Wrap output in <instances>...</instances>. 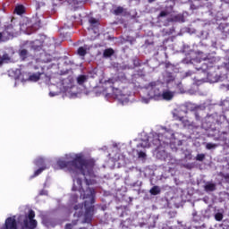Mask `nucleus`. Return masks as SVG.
<instances>
[{"label": "nucleus", "instance_id": "1", "mask_svg": "<svg viewBox=\"0 0 229 229\" xmlns=\"http://www.w3.org/2000/svg\"><path fill=\"white\" fill-rule=\"evenodd\" d=\"M66 160H72L71 162H65L64 158H59L56 165L54 166L55 169H66L71 173L73 186L72 191L73 192H79L82 199H86L84 202V208L86 210L85 214V223H89L94 216V201L96 196V191L88 187L83 190L81 186V178H85L86 185H94L96 180H94V165L89 161L83 159L81 154H69L65 155Z\"/></svg>", "mask_w": 229, "mask_h": 229}, {"label": "nucleus", "instance_id": "2", "mask_svg": "<svg viewBox=\"0 0 229 229\" xmlns=\"http://www.w3.org/2000/svg\"><path fill=\"white\" fill-rule=\"evenodd\" d=\"M162 84L159 81L150 82L145 89L147 97L141 98V102L148 105L151 99L154 101H173L176 91L169 88L162 89Z\"/></svg>", "mask_w": 229, "mask_h": 229}, {"label": "nucleus", "instance_id": "3", "mask_svg": "<svg viewBox=\"0 0 229 229\" xmlns=\"http://www.w3.org/2000/svg\"><path fill=\"white\" fill-rule=\"evenodd\" d=\"M174 139V132L162 128L158 135L154 136L152 144L160 148V146H165V144H170L171 140Z\"/></svg>", "mask_w": 229, "mask_h": 229}, {"label": "nucleus", "instance_id": "4", "mask_svg": "<svg viewBox=\"0 0 229 229\" xmlns=\"http://www.w3.org/2000/svg\"><path fill=\"white\" fill-rule=\"evenodd\" d=\"M19 30H21L19 26L13 27L12 24L8 25L4 32H0V42H6L12 37H17L19 35Z\"/></svg>", "mask_w": 229, "mask_h": 229}, {"label": "nucleus", "instance_id": "5", "mask_svg": "<svg viewBox=\"0 0 229 229\" xmlns=\"http://www.w3.org/2000/svg\"><path fill=\"white\" fill-rule=\"evenodd\" d=\"M112 91L113 98H114V99H117L119 103H121L122 105H126V103H128V94H123V91L114 87H112Z\"/></svg>", "mask_w": 229, "mask_h": 229}, {"label": "nucleus", "instance_id": "6", "mask_svg": "<svg viewBox=\"0 0 229 229\" xmlns=\"http://www.w3.org/2000/svg\"><path fill=\"white\" fill-rule=\"evenodd\" d=\"M29 218V220H28ZM28 218L23 221L25 228L34 229L37 228V220H35V211L30 210Z\"/></svg>", "mask_w": 229, "mask_h": 229}, {"label": "nucleus", "instance_id": "7", "mask_svg": "<svg viewBox=\"0 0 229 229\" xmlns=\"http://www.w3.org/2000/svg\"><path fill=\"white\" fill-rule=\"evenodd\" d=\"M151 143H149V140H142L140 144L137 145V155L140 158H146V152L140 149L142 148L143 149H146V148H150Z\"/></svg>", "mask_w": 229, "mask_h": 229}, {"label": "nucleus", "instance_id": "8", "mask_svg": "<svg viewBox=\"0 0 229 229\" xmlns=\"http://www.w3.org/2000/svg\"><path fill=\"white\" fill-rule=\"evenodd\" d=\"M63 87H64V92H65L66 94H70L71 89L74 88V82H72V81L69 79L64 80L63 82Z\"/></svg>", "mask_w": 229, "mask_h": 229}, {"label": "nucleus", "instance_id": "9", "mask_svg": "<svg viewBox=\"0 0 229 229\" xmlns=\"http://www.w3.org/2000/svg\"><path fill=\"white\" fill-rule=\"evenodd\" d=\"M204 189L206 192H212L216 190V183L214 182H208L205 186Z\"/></svg>", "mask_w": 229, "mask_h": 229}, {"label": "nucleus", "instance_id": "10", "mask_svg": "<svg viewBox=\"0 0 229 229\" xmlns=\"http://www.w3.org/2000/svg\"><path fill=\"white\" fill-rule=\"evenodd\" d=\"M160 192H161V190H160V187H158V186H154L149 191V193L152 196H157V195L160 194Z\"/></svg>", "mask_w": 229, "mask_h": 229}, {"label": "nucleus", "instance_id": "11", "mask_svg": "<svg viewBox=\"0 0 229 229\" xmlns=\"http://www.w3.org/2000/svg\"><path fill=\"white\" fill-rule=\"evenodd\" d=\"M40 80V73H32L29 75L30 81H38Z\"/></svg>", "mask_w": 229, "mask_h": 229}, {"label": "nucleus", "instance_id": "12", "mask_svg": "<svg viewBox=\"0 0 229 229\" xmlns=\"http://www.w3.org/2000/svg\"><path fill=\"white\" fill-rule=\"evenodd\" d=\"M89 22L91 28H98V26H99V21L98 20H96L95 18H90L89 20Z\"/></svg>", "mask_w": 229, "mask_h": 229}, {"label": "nucleus", "instance_id": "13", "mask_svg": "<svg viewBox=\"0 0 229 229\" xmlns=\"http://www.w3.org/2000/svg\"><path fill=\"white\" fill-rule=\"evenodd\" d=\"M87 80H89L87 79V76L81 75L77 78V83L78 85H83V83H86Z\"/></svg>", "mask_w": 229, "mask_h": 229}, {"label": "nucleus", "instance_id": "14", "mask_svg": "<svg viewBox=\"0 0 229 229\" xmlns=\"http://www.w3.org/2000/svg\"><path fill=\"white\" fill-rule=\"evenodd\" d=\"M104 57L105 58H110V56H112V55H114V49L112 48H107L104 51Z\"/></svg>", "mask_w": 229, "mask_h": 229}, {"label": "nucleus", "instance_id": "15", "mask_svg": "<svg viewBox=\"0 0 229 229\" xmlns=\"http://www.w3.org/2000/svg\"><path fill=\"white\" fill-rule=\"evenodd\" d=\"M15 13L17 15H22L24 13V7L23 5H18L15 7Z\"/></svg>", "mask_w": 229, "mask_h": 229}, {"label": "nucleus", "instance_id": "16", "mask_svg": "<svg viewBox=\"0 0 229 229\" xmlns=\"http://www.w3.org/2000/svg\"><path fill=\"white\" fill-rule=\"evenodd\" d=\"M85 55H87V49L83 47H79L78 55L79 56H85Z\"/></svg>", "mask_w": 229, "mask_h": 229}, {"label": "nucleus", "instance_id": "17", "mask_svg": "<svg viewBox=\"0 0 229 229\" xmlns=\"http://www.w3.org/2000/svg\"><path fill=\"white\" fill-rule=\"evenodd\" d=\"M123 12H124V9L121 6L116 7L114 11V15H121V13H123Z\"/></svg>", "mask_w": 229, "mask_h": 229}, {"label": "nucleus", "instance_id": "18", "mask_svg": "<svg viewBox=\"0 0 229 229\" xmlns=\"http://www.w3.org/2000/svg\"><path fill=\"white\" fill-rule=\"evenodd\" d=\"M20 56L21 59H25L28 56V50L22 49L20 51Z\"/></svg>", "mask_w": 229, "mask_h": 229}, {"label": "nucleus", "instance_id": "19", "mask_svg": "<svg viewBox=\"0 0 229 229\" xmlns=\"http://www.w3.org/2000/svg\"><path fill=\"white\" fill-rule=\"evenodd\" d=\"M217 148V144L216 143H207L206 149H216Z\"/></svg>", "mask_w": 229, "mask_h": 229}, {"label": "nucleus", "instance_id": "20", "mask_svg": "<svg viewBox=\"0 0 229 229\" xmlns=\"http://www.w3.org/2000/svg\"><path fill=\"white\" fill-rule=\"evenodd\" d=\"M180 15H176V16H174L172 18H170L168 21L169 22H178V21H180Z\"/></svg>", "mask_w": 229, "mask_h": 229}, {"label": "nucleus", "instance_id": "21", "mask_svg": "<svg viewBox=\"0 0 229 229\" xmlns=\"http://www.w3.org/2000/svg\"><path fill=\"white\" fill-rule=\"evenodd\" d=\"M196 160L199 162H203L205 160V154H198L196 157Z\"/></svg>", "mask_w": 229, "mask_h": 229}, {"label": "nucleus", "instance_id": "22", "mask_svg": "<svg viewBox=\"0 0 229 229\" xmlns=\"http://www.w3.org/2000/svg\"><path fill=\"white\" fill-rule=\"evenodd\" d=\"M46 169V166H43L39 169H38L35 173H34V175L32 176V178H35V176H38V174H40V173H42V171H45Z\"/></svg>", "mask_w": 229, "mask_h": 229}, {"label": "nucleus", "instance_id": "23", "mask_svg": "<svg viewBox=\"0 0 229 229\" xmlns=\"http://www.w3.org/2000/svg\"><path fill=\"white\" fill-rule=\"evenodd\" d=\"M36 165H44V159L42 157L38 158L35 161Z\"/></svg>", "mask_w": 229, "mask_h": 229}, {"label": "nucleus", "instance_id": "24", "mask_svg": "<svg viewBox=\"0 0 229 229\" xmlns=\"http://www.w3.org/2000/svg\"><path fill=\"white\" fill-rule=\"evenodd\" d=\"M215 219H216V221H223V215H222V213H216L215 215Z\"/></svg>", "mask_w": 229, "mask_h": 229}, {"label": "nucleus", "instance_id": "25", "mask_svg": "<svg viewBox=\"0 0 229 229\" xmlns=\"http://www.w3.org/2000/svg\"><path fill=\"white\" fill-rule=\"evenodd\" d=\"M167 15H169V12H167V11H162L159 13V17H167Z\"/></svg>", "mask_w": 229, "mask_h": 229}, {"label": "nucleus", "instance_id": "26", "mask_svg": "<svg viewBox=\"0 0 229 229\" xmlns=\"http://www.w3.org/2000/svg\"><path fill=\"white\" fill-rule=\"evenodd\" d=\"M75 210H83V204H80L79 206L74 207Z\"/></svg>", "mask_w": 229, "mask_h": 229}, {"label": "nucleus", "instance_id": "27", "mask_svg": "<svg viewBox=\"0 0 229 229\" xmlns=\"http://www.w3.org/2000/svg\"><path fill=\"white\" fill-rule=\"evenodd\" d=\"M49 96H50V98H55V96H58V94L55 92H50Z\"/></svg>", "mask_w": 229, "mask_h": 229}, {"label": "nucleus", "instance_id": "28", "mask_svg": "<svg viewBox=\"0 0 229 229\" xmlns=\"http://www.w3.org/2000/svg\"><path fill=\"white\" fill-rule=\"evenodd\" d=\"M106 83H107L108 85H114V80H109L107 81H106Z\"/></svg>", "mask_w": 229, "mask_h": 229}, {"label": "nucleus", "instance_id": "29", "mask_svg": "<svg viewBox=\"0 0 229 229\" xmlns=\"http://www.w3.org/2000/svg\"><path fill=\"white\" fill-rule=\"evenodd\" d=\"M39 194H40V196H44V195L47 194V191H41L39 192Z\"/></svg>", "mask_w": 229, "mask_h": 229}, {"label": "nucleus", "instance_id": "30", "mask_svg": "<svg viewBox=\"0 0 229 229\" xmlns=\"http://www.w3.org/2000/svg\"><path fill=\"white\" fill-rule=\"evenodd\" d=\"M78 199V195L72 197V201H76Z\"/></svg>", "mask_w": 229, "mask_h": 229}, {"label": "nucleus", "instance_id": "31", "mask_svg": "<svg viewBox=\"0 0 229 229\" xmlns=\"http://www.w3.org/2000/svg\"><path fill=\"white\" fill-rule=\"evenodd\" d=\"M72 225H71V224L66 225V229H72Z\"/></svg>", "mask_w": 229, "mask_h": 229}, {"label": "nucleus", "instance_id": "32", "mask_svg": "<svg viewBox=\"0 0 229 229\" xmlns=\"http://www.w3.org/2000/svg\"><path fill=\"white\" fill-rule=\"evenodd\" d=\"M32 48H34L37 51V50L40 49V46H38V47L32 46Z\"/></svg>", "mask_w": 229, "mask_h": 229}, {"label": "nucleus", "instance_id": "33", "mask_svg": "<svg viewBox=\"0 0 229 229\" xmlns=\"http://www.w3.org/2000/svg\"><path fill=\"white\" fill-rule=\"evenodd\" d=\"M179 120L183 123V121H185V118H183V117H179Z\"/></svg>", "mask_w": 229, "mask_h": 229}, {"label": "nucleus", "instance_id": "34", "mask_svg": "<svg viewBox=\"0 0 229 229\" xmlns=\"http://www.w3.org/2000/svg\"><path fill=\"white\" fill-rule=\"evenodd\" d=\"M188 125H189V121H185L184 126H188Z\"/></svg>", "mask_w": 229, "mask_h": 229}, {"label": "nucleus", "instance_id": "35", "mask_svg": "<svg viewBox=\"0 0 229 229\" xmlns=\"http://www.w3.org/2000/svg\"><path fill=\"white\" fill-rule=\"evenodd\" d=\"M155 2V0H148V3H153Z\"/></svg>", "mask_w": 229, "mask_h": 229}, {"label": "nucleus", "instance_id": "36", "mask_svg": "<svg viewBox=\"0 0 229 229\" xmlns=\"http://www.w3.org/2000/svg\"><path fill=\"white\" fill-rule=\"evenodd\" d=\"M188 158H189V160H191V158H192V156H191V155H190Z\"/></svg>", "mask_w": 229, "mask_h": 229}, {"label": "nucleus", "instance_id": "37", "mask_svg": "<svg viewBox=\"0 0 229 229\" xmlns=\"http://www.w3.org/2000/svg\"><path fill=\"white\" fill-rule=\"evenodd\" d=\"M80 216H81V213H79V214H78V217H80Z\"/></svg>", "mask_w": 229, "mask_h": 229}, {"label": "nucleus", "instance_id": "38", "mask_svg": "<svg viewBox=\"0 0 229 229\" xmlns=\"http://www.w3.org/2000/svg\"><path fill=\"white\" fill-rule=\"evenodd\" d=\"M81 229H87V228H85V227H82V228H81Z\"/></svg>", "mask_w": 229, "mask_h": 229}]
</instances>
